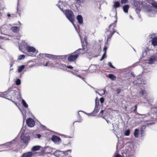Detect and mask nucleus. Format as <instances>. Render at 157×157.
Masks as SVG:
<instances>
[{
    "label": "nucleus",
    "instance_id": "6ab92c4d",
    "mask_svg": "<svg viewBox=\"0 0 157 157\" xmlns=\"http://www.w3.org/2000/svg\"><path fill=\"white\" fill-rule=\"evenodd\" d=\"M33 155L32 152H29L23 154L21 157H31Z\"/></svg>",
    "mask_w": 157,
    "mask_h": 157
},
{
    "label": "nucleus",
    "instance_id": "09e8293b",
    "mask_svg": "<svg viewBox=\"0 0 157 157\" xmlns=\"http://www.w3.org/2000/svg\"><path fill=\"white\" fill-rule=\"evenodd\" d=\"M137 105H135L134 107L133 108H134L133 111L135 113H137Z\"/></svg>",
    "mask_w": 157,
    "mask_h": 157
},
{
    "label": "nucleus",
    "instance_id": "58836bf2",
    "mask_svg": "<svg viewBox=\"0 0 157 157\" xmlns=\"http://www.w3.org/2000/svg\"><path fill=\"white\" fill-rule=\"evenodd\" d=\"M130 133V131L129 129L127 130L124 132V135L125 136H129Z\"/></svg>",
    "mask_w": 157,
    "mask_h": 157
},
{
    "label": "nucleus",
    "instance_id": "e433bc0d",
    "mask_svg": "<svg viewBox=\"0 0 157 157\" xmlns=\"http://www.w3.org/2000/svg\"><path fill=\"white\" fill-rule=\"evenodd\" d=\"M15 83L16 85L19 86L21 83V80L19 78H17L15 81Z\"/></svg>",
    "mask_w": 157,
    "mask_h": 157
},
{
    "label": "nucleus",
    "instance_id": "a18cd8bd",
    "mask_svg": "<svg viewBox=\"0 0 157 157\" xmlns=\"http://www.w3.org/2000/svg\"><path fill=\"white\" fill-rule=\"evenodd\" d=\"M128 0H121V3L122 4H126L128 2Z\"/></svg>",
    "mask_w": 157,
    "mask_h": 157
},
{
    "label": "nucleus",
    "instance_id": "5fc2aeb1",
    "mask_svg": "<svg viewBox=\"0 0 157 157\" xmlns=\"http://www.w3.org/2000/svg\"><path fill=\"white\" fill-rule=\"evenodd\" d=\"M83 113H85V114H86L88 115H90V116H91V115H92L93 116H94V113H93V112H92V113H86L85 112H83Z\"/></svg>",
    "mask_w": 157,
    "mask_h": 157
},
{
    "label": "nucleus",
    "instance_id": "473e14b6",
    "mask_svg": "<svg viewBox=\"0 0 157 157\" xmlns=\"http://www.w3.org/2000/svg\"><path fill=\"white\" fill-rule=\"evenodd\" d=\"M83 112V111H78V120L76 121V122H81L82 121V118H81V116H80V114H79V112Z\"/></svg>",
    "mask_w": 157,
    "mask_h": 157
},
{
    "label": "nucleus",
    "instance_id": "412c9836",
    "mask_svg": "<svg viewBox=\"0 0 157 157\" xmlns=\"http://www.w3.org/2000/svg\"><path fill=\"white\" fill-rule=\"evenodd\" d=\"M156 60V58L154 56L151 57L148 60V63L150 64L153 63Z\"/></svg>",
    "mask_w": 157,
    "mask_h": 157
},
{
    "label": "nucleus",
    "instance_id": "4be33fe9",
    "mask_svg": "<svg viewBox=\"0 0 157 157\" xmlns=\"http://www.w3.org/2000/svg\"><path fill=\"white\" fill-rule=\"evenodd\" d=\"M64 153V154L63 155V157L64 156H69V155H70L71 153V150H68L67 151H63Z\"/></svg>",
    "mask_w": 157,
    "mask_h": 157
},
{
    "label": "nucleus",
    "instance_id": "052dcab7",
    "mask_svg": "<svg viewBox=\"0 0 157 157\" xmlns=\"http://www.w3.org/2000/svg\"><path fill=\"white\" fill-rule=\"evenodd\" d=\"M155 36V35L154 33H152V34H151L149 35V37L150 38H152V36Z\"/></svg>",
    "mask_w": 157,
    "mask_h": 157
},
{
    "label": "nucleus",
    "instance_id": "20e7f679",
    "mask_svg": "<svg viewBox=\"0 0 157 157\" xmlns=\"http://www.w3.org/2000/svg\"><path fill=\"white\" fill-rule=\"evenodd\" d=\"M63 13L68 18L69 20L72 23L75 29L76 30L77 28L76 26L74 24V15L73 12L71 10L69 9H67L64 10L63 11Z\"/></svg>",
    "mask_w": 157,
    "mask_h": 157
},
{
    "label": "nucleus",
    "instance_id": "6e6d98bb",
    "mask_svg": "<svg viewBox=\"0 0 157 157\" xmlns=\"http://www.w3.org/2000/svg\"><path fill=\"white\" fill-rule=\"evenodd\" d=\"M116 91L117 92V94H119L121 91V89L120 88L117 89L116 90Z\"/></svg>",
    "mask_w": 157,
    "mask_h": 157
},
{
    "label": "nucleus",
    "instance_id": "f257e3e1",
    "mask_svg": "<svg viewBox=\"0 0 157 157\" xmlns=\"http://www.w3.org/2000/svg\"><path fill=\"white\" fill-rule=\"evenodd\" d=\"M133 83L134 85L140 87V91L137 94V97L138 98L142 97L144 99L146 98L148 95V93L144 88L147 86L146 81L139 76L137 77V80L133 81Z\"/></svg>",
    "mask_w": 157,
    "mask_h": 157
},
{
    "label": "nucleus",
    "instance_id": "0e129e2a",
    "mask_svg": "<svg viewBox=\"0 0 157 157\" xmlns=\"http://www.w3.org/2000/svg\"><path fill=\"white\" fill-rule=\"evenodd\" d=\"M147 54V52L145 51L144 52H143L142 54V56L143 57H144V56H145Z\"/></svg>",
    "mask_w": 157,
    "mask_h": 157
},
{
    "label": "nucleus",
    "instance_id": "2f4dec72",
    "mask_svg": "<svg viewBox=\"0 0 157 157\" xmlns=\"http://www.w3.org/2000/svg\"><path fill=\"white\" fill-rule=\"evenodd\" d=\"M41 147L40 146H35L32 148V150L33 151H35L39 150Z\"/></svg>",
    "mask_w": 157,
    "mask_h": 157
},
{
    "label": "nucleus",
    "instance_id": "6e6552de",
    "mask_svg": "<svg viewBox=\"0 0 157 157\" xmlns=\"http://www.w3.org/2000/svg\"><path fill=\"white\" fill-rule=\"evenodd\" d=\"M78 57V54L75 51L68 56L67 60L69 62H74L76 59Z\"/></svg>",
    "mask_w": 157,
    "mask_h": 157
},
{
    "label": "nucleus",
    "instance_id": "7ed1b4c3",
    "mask_svg": "<svg viewBox=\"0 0 157 157\" xmlns=\"http://www.w3.org/2000/svg\"><path fill=\"white\" fill-rule=\"evenodd\" d=\"M116 14H117L116 13ZM115 17L116 20L113 23L110 24L108 28L106 29L105 36V37L107 38V42L111 39V37L116 32L114 28L116 26V22L117 21L116 15L115 16Z\"/></svg>",
    "mask_w": 157,
    "mask_h": 157
},
{
    "label": "nucleus",
    "instance_id": "72a5a7b5",
    "mask_svg": "<svg viewBox=\"0 0 157 157\" xmlns=\"http://www.w3.org/2000/svg\"><path fill=\"white\" fill-rule=\"evenodd\" d=\"M108 77L112 80H115L116 78V77L113 75L112 74H109Z\"/></svg>",
    "mask_w": 157,
    "mask_h": 157
},
{
    "label": "nucleus",
    "instance_id": "a211bd4d",
    "mask_svg": "<svg viewBox=\"0 0 157 157\" xmlns=\"http://www.w3.org/2000/svg\"><path fill=\"white\" fill-rule=\"evenodd\" d=\"M67 5L66 3L65 2H62L61 5L57 4V6L62 11L64 10H63V6H65V5Z\"/></svg>",
    "mask_w": 157,
    "mask_h": 157
},
{
    "label": "nucleus",
    "instance_id": "864d4df0",
    "mask_svg": "<svg viewBox=\"0 0 157 157\" xmlns=\"http://www.w3.org/2000/svg\"><path fill=\"white\" fill-rule=\"evenodd\" d=\"M101 91H103V93H101V94L99 93L98 92V93L101 96H102V95H103L105 94V90L103 89V90H101Z\"/></svg>",
    "mask_w": 157,
    "mask_h": 157
},
{
    "label": "nucleus",
    "instance_id": "1a4fd4ad",
    "mask_svg": "<svg viewBox=\"0 0 157 157\" xmlns=\"http://www.w3.org/2000/svg\"><path fill=\"white\" fill-rule=\"evenodd\" d=\"M11 25L10 24L7 25L5 24L2 25L0 28V30L4 34L7 33L9 30L10 29V26Z\"/></svg>",
    "mask_w": 157,
    "mask_h": 157
},
{
    "label": "nucleus",
    "instance_id": "a19ab883",
    "mask_svg": "<svg viewBox=\"0 0 157 157\" xmlns=\"http://www.w3.org/2000/svg\"><path fill=\"white\" fill-rule=\"evenodd\" d=\"M25 58V56L24 55H22L19 56L18 57V59L21 60L24 59Z\"/></svg>",
    "mask_w": 157,
    "mask_h": 157
},
{
    "label": "nucleus",
    "instance_id": "c756f323",
    "mask_svg": "<svg viewBox=\"0 0 157 157\" xmlns=\"http://www.w3.org/2000/svg\"><path fill=\"white\" fill-rule=\"evenodd\" d=\"M25 65H22L21 66H19L18 67L17 69V72L18 73H20L21 72V71L25 68Z\"/></svg>",
    "mask_w": 157,
    "mask_h": 157
},
{
    "label": "nucleus",
    "instance_id": "4d7b16f0",
    "mask_svg": "<svg viewBox=\"0 0 157 157\" xmlns=\"http://www.w3.org/2000/svg\"><path fill=\"white\" fill-rule=\"evenodd\" d=\"M14 15L13 14H11V15L10 13H8L7 14V16L8 17H11L12 18H13L14 17Z\"/></svg>",
    "mask_w": 157,
    "mask_h": 157
},
{
    "label": "nucleus",
    "instance_id": "69168bd1",
    "mask_svg": "<svg viewBox=\"0 0 157 157\" xmlns=\"http://www.w3.org/2000/svg\"><path fill=\"white\" fill-rule=\"evenodd\" d=\"M41 127L42 128H44V129L45 128H46V127L45 126H44L43 125H42L41 126Z\"/></svg>",
    "mask_w": 157,
    "mask_h": 157
},
{
    "label": "nucleus",
    "instance_id": "774afa93",
    "mask_svg": "<svg viewBox=\"0 0 157 157\" xmlns=\"http://www.w3.org/2000/svg\"><path fill=\"white\" fill-rule=\"evenodd\" d=\"M48 62H46V64L44 65V66H48Z\"/></svg>",
    "mask_w": 157,
    "mask_h": 157
},
{
    "label": "nucleus",
    "instance_id": "79ce46f5",
    "mask_svg": "<svg viewBox=\"0 0 157 157\" xmlns=\"http://www.w3.org/2000/svg\"><path fill=\"white\" fill-rule=\"evenodd\" d=\"M106 53L104 52V54H103L101 58L100 59V61H102L105 58H106Z\"/></svg>",
    "mask_w": 157,
    "mask_h": 157
},
{
    "label": "nucleus",
    "instance_id": "f704fd0d",
    "mask_svg": "<svg viewBox=\"0 0 157 157\" xmlns=\"http://www.w3.org/2000/svg\"><path fill=\"white\" fill-rule=\"evenodd\" d=\"M22 102L23 106L25 108H27L28 109V105L27 103H26V101H25L23 99L22 100Z\"/></svg>",
    "mask_w": 157,
    "mask_h": 157
},
{
    "label": "nucleus",
    "instance_id": "aec40b11",
    "mask_svg": "<svg viewBox=\"0 0 157 157\" xmlns=\"http://www.w3.org/2000/svg\"><path fill=\"white\" fill-rule=\"evenodd\" d=\"M16 138H16L15 139H14V140H12L10 142H8L3 144L0 145V146H9L13 144Z\"/></svg>",
    "mask_w": 157,
    "mask_h": 157
},
{
    "label": "nucleus",
    "instance_id": "5701e85b",
    "mask_svg": "<svg viewBox=\"0 0 157 157\" xmlns=\"http://www.w3.org/2000/svg\"><path fill=\"white\" fill-rule=\"evenodd\" d=\"M152 44L154 46L157 45V37H154L152 40Z\"/></svg>",
    "mask_w": 157,
    "mask_h": 157
},
{
    "label": "nucleus",
    "instance_id": "cd10ccee",
    "mask_svg": "<svg viewBox=\"0 0 157 157\" xmlns=\"http://www.w3.org/2000/svg\"><path fill=\"white\" fill-rule=\"evenodd\" d=\"M100 109V106H95V109L94 111H93V113H94V116H96L97 113L99 111Z\"/></svg>",
    "mask_w": 157,
    "mask_h": 157
},
{
    "label": "nucleus",
    "instance_id": "423d86ee",
    "mask_svg": "<svg viewBox=\"0 0 157 157\" xmlns=\"http://www.w3.org/2000/svg\"><path fill=\"white\" fill-rule=\"evenodd\" d=\"M81 41L82 48H79L75 51L78 54V56L81 54H82L85 53L87 50V47L86 45H84V42H82V37L79 35Z\"/></svg>",
    "mask_w": 157,
    "mask_h": 157
},
{
    "label": "nucleus",
    "instance_id": "ea45409f",
    "mask_svg": "<svg viewBox=\"0 0 157 157\" xmlns=\"http://www.w3.org/2000/svg\"><path fill=\"white\" fill-rule=\"evenodd\" d=\"M97 97L95 99V106H99V100H97Z\"/></svg>",
    "mask_w": 157,
    "mask_h": 157
},
{
    "label": "nucleus",
    "instance_id": "603ef678",
    "mask_svg": "<svg viewBox=\"0 0 157 157\" xmlns=\"http://www.w3.org/2000/svg\"><path fill=\"white\" fill-rule=\"evenodd\" d=\"M87 37L85 36L84 39V41L83 42L82 41L83 43V42H84V45H85V44H86V43H87L86 40H87Z\"/></svg>",
    "mask_w": 157,
    "mask_h": 157
},
{
    "label": "nucleus",
    "instance_id": "f3484780",
    "mask_svg": "<svg viewBox=\"0 0 157 157\" xmlns=\"http://www.w3.org/2000/svg\"><path fill=\"white\" fill-rule=\"evenodd\" d=\"M10 29L13 32L15 33H17L20 30V28L19 27L14 26L12 27H10Z\"/></svg>",
    "mask_w": 157,
    "mask_h": 157
},
{
    "label": "nucleus",
    "instance_id": "2eb2a0df",
    "mask_svg": "<svg viewBox=\"0 0 157 157\" xmlns=\"http://www.w3.org/2000/svg\"><path fill=\"white\" fill-rule=\"evenodd\" d=\"M146 128V126L143 125L140 128V134L141 137L144 136L145 135V129Z\"/></svg>",
    "mask_w": 157,
    "mask_h": 157
},
{
    "label": "nucleus",
    "instance_id": "7c9ffc66",
    "mask_svg": "<svg viewBox=\"0 0 157 157\" xmlns=\"http://www.w3.org/2000/svg\"><path fill=\"white\" fill-rule=\"evenodd\" d=\"M139 130L138 129H136L134 132V135L135 137L137 138L139 136Z\"/></svg>",
    "mask_w": 157,
    "mask_h": 157
},
{
    "label": "nucleus",
    "instance_id": "f03ea898",
    "mask_svg": "<svg viewBox=\"0 0 157 157\" xmlns=\"http://www.w3.org/2000/svg\"><path fill=\"white\" fill-rule=\"evenodd\" d=\"M136 148V145L133 143L126 144L124 148L120 149L121 153L124 157H134V153Z\"/></svg>",
    "mask_w": 157,
    "mask_h": 157
},
{
    "label": "nucleus",
    "instance_id": "13d9d810",
    "mask_svg": "<svg viewBox=\"0 0 157 157\" xmlns=\"http://www.w3.org/2000/svg\"><path fill=\"white\" fill-rule=\"evenodd\" d=\"M107 48L108 47L107 46H105L103 49V51L104 52H105L106 53V50Z\"/></svg>",
    "mask_w": 157,
    "mask_h": 157
},
{
    "label": "nucleus",
    "instance_id": "39448f33",
    "mask_svg": "<svg viewBox=\"0 0 157 157\" xmlns=\"http://www.w3.org/2000/svg\"><path fill=\"white\" fill-rule=\"evenodd\" d=\"M40 55L42 57L45 56L49 58L52 59H65L67 57V55L63 56H55L52 54L43 53L40 54Z\"/></svg>",
    "mask_w": 157,
    "mask_h": 157
},
{
    "label": "nucleus",
    "instance_id": "4468645a",
    "mask_svg": "<svg viewBox=\"0 0 157 157\" xmlns=\"http://www.w3.org/2000/svg\"><path fill=\"white\" fill-rule=\"evenodd\" d=\"M64 154L63 151L58 150L56 151L53 153L54 155L57 157H63Z\"/></svg>",
    "mask_w": 157,
    "mask_h": 157
},
{
    "label": "nucleus",
    "instance_id": "9b49d317",
    "mask_svg": "<svg viewBox=\"0 0 157 157\" xmlns=\"http://www.w3.org/2000/svg\"><path fill=\"white\" fill-rule=\"evenodd\" d=\"M26 50L28 52H32L33 53L36 54L38 52V51L36 50L33 47L29 45H28L26 47Z\"/></svg>",
    "mask_w": 157,
    "mask_h": 157
},
{
    "label": "nucleus",
    "instance_id": "b1692460",
    "mask_svg": "<svg viewBox=\"0 0 157 157\" xmlns=\"http://www.w3.org/2000/svg\"><path fill=\"white\" fill-rule=\"evenodd\" d=\"M129 7V6L128 5H125L123 6L122 7L123 11L125 13H128Z\"/></svg>",
    "mask_w": 157,
    "mask_h": 157
},
{
    "label": "nucleus",
    "instance_id": "3c124183",
    "mask_svg": "<svg viewBox=\"0 0 157 157\" xmlns=\"http://www.w3.org/2000/svg\"><path fill=\"white\" fill-rule=\"evenodd\" d=\"M123 157V155H121L118 153H117L116 155H114V156H113V157Z\"/></svg>",
    "mask_w": 157,
    "mask_h": 157
},
{
    "label": "nucleus",
    "instance_id": "de8ad7c7",
    "mask_svg": "<svg viewBox=\"0 0 157 157\" xmlns=\"http://www.w3.org/2000/svg\"><path fill=\"white\" fill-rule=\"evenodd\" d=\"M152 5L153 7L157 9V3L154 2L153 3H152Z\"/></svg>",
    "mask_w": 157,
    "mask_h": 157
},
{
    "label": "nucleus",
    "instance_id": "f8f14e48",
    "mask_svg": "<svg viewBox=\"0 0 157 157\" xmlns=\"http://www.w3.org/2000/svg\"><path fill=\"white\" fill-rule=\"evenodd\" d=\"M26 122L28 125L30 127H33L35 123L33 119L31 118H29L26 120Z\"/></svg>",
    "mask_w": 157,
    "mask_h": 157
},
{
    "label": "nucleus",
    "instance_id": "680f3d73",
    "mask_svg": "<svg viewBox=\"0 0 157 157\" xmlns=\"http://www.w3.org/2000/svg\"><path fill=\"white\" fill-rule=\"evenodd\" d=\"M41 135H40V134H37L36 135V137L39 139L41 137Z\"/></svg>",
    "mask_w": 157,
    "mask_h": 157
},
{
    "label": "nucleus",
    "instance_id": "37998d69",
    "mask_svg": "<svg viewBox=\"0 0 157 157\" xmlns=\"http://www.w3.org/2000/svg\"><path fill=\"white\" fill-rule=\"evenodd\" d=\"M6 92L0 93V97L6 98Z\"/></svg>",
    "mask_w": 157,
    "mask_h": 157
},
{
    "label": "nucleus",
    "instance_id": "bb28decb",
    "mask_svg": "<svg viewBox=\"0 0 157 157\" xmlns=\"http://www.w3.org/2000/svg\"><path fill=\"white\" fill-rule=\"evenodd\" d=\"M120 3L118 1H115L114 2L113 7L115 8H117L120 7Z\"/></svg>",
    "mask_w": 157,
    "mask_h": 157
},
{
    "label": "nucleus",
    "instance_id": "8fccbe9b",
    "mask_svg": "<svg viewBox=\"0 0 157 157\" xmlns=\"http://www.w3.org/2000/svg\"><path fill=\"white\" fill-rule=\"evenodd\" d=\"M85 0H76V2L78 3H83Z\"/></svg>",
    "mask_w": 157,
    "mask_h": 157
},
{
    "label": "nucleus",
    "instance_id": "9d476101",
    "mask_svg": "<svg viewBox=\"0 0 157 157\" xmlns=\"http://www.w3.org/2000/svg\"><path fill=\"white\" fill-rule=\"evenodd\" d=\"M15 92L14 91H11L8 94H6V99L11 100L17 105V103H15L14 101L11 99L13 97L15 96Z\"/></svg>",
    "mask_w": 157,
    "mask_h": 157
},
{
    "label": "nucleus",
    "instance_id": "c03bdc74",
    "mask_svg": "<svg viewBox=\"0 0 157 157\" xmlns=\"http://www.w3.org/2000/svg\"><path fill=\"white\" fill-rule=\"evenodd\" d=\"M107 65H108L109 67H110L111 68L113 69H115V67L112 65L111 63L110 62H109L107 64Z\"/></svg>",
    "mask_w": 157,
    "mask_h": 157
},
{
    "label": "nucleus",
    "instance_id": "0eeeda50",
    "mask_svg": "<svg viewBox=\"0 0 157 157\" xmlns=\"http://www.w3.org/2000/svg\"><path fill=\"white\" fill-rule=\"evenodd\" d=\"M30 136L28 134L22 132L21 136V141L26 145H27L29 143Z\"/></svg>",
    "mask_w": 157,
    "mask_h": 157
},
{
    "label": "nucleus",
    "instance_id": "dca6fc26",
    "mask_svg": "<svg viewBox=\"0 0 157 157\" xmlns=\"http://www.w3.org/2000/svg\"><path fill=\"white\" fill-rule=\"evenodd\" d=\"M144 100L146 101L149 104L152 102L154 100L153 97L150 96L148 97H147L146 98H144Z\"/></svg>",
    "mask_w": 157,
    "mask_h": 157
},
{
    "label": "nucleus",
    "instance_id": "49530a36",
    "mask_svg": "<svg viewBox=\"0 0 157 157\" xmlns=\"http://www.w3.org/2000/svg\"><path fill=\"white\" fill-rule=\"evenodd\" d=\"M104 98L103 97L101 98L100 99V101L102 105V103L104 102Z\"/></svg>",
    "mask_w": 157,
    "mask_h": 157
},
{
    "label": "nucleus",
    "instance_id": "4c0bfd02",
    "mask_svg": "<svg viewBox=\"0 0 157 157\" xmlns=\"http://www.w3.org/2000/svg\"><path fill=\"white\" fill-rule=\"evenodd\" d=\"M19 109L20 110V111L21 112L23 116H24V115L25 114L27 113L28 114H29L30 113V111L29 110L28 111V112L27 111H25V112H24V111L22 110L21 109L19 108Z\"/></svg>",
    "mask_w": 157,
    "mask_h": 157
},
{
    "label": "nucleus",
    "instance_id": "c85d7f7f",
    "mask_svg": "<svg viewBox=\"0 0 157 157\" xmlns=\"http://www.w3.org/2000/svg\"><path fill=\"white\" fill-rule=\"evenodd\" d=\"M61 66H62V67H63V68L60 67V68L61 69H63V70H64L65 69V68L66 67L68 68L71 69H72L73 68V67L72 66H71V65H69V66L66 65L65 64H61Z\"/></svg>",
    "mask_w": 157,
    "mask_h": 157
},
{
    "label": "nucleus",
    "instance_id": "393cba45",
    "mask_svg": "<svg viewBox=\"0 0 157 157\" xmlns=\"http://www.w3.org/2000/svg\"><path fill=\"white\" fill-rule=\"evenodd\" d=\"M48 149H50V150H51V148L49 147H46L44 148L43 149L41 150V152L42 153H50V151H47V150Z\"/></svg>",
    "mask_w": 157,
    "mask_h": 157
},
{
    "label": "nucleus",
    "instance_id": "c9c22d12",
    "mask_svg": "<svg viewBox=\"0 0 157 157\" xmlns=\"http://www.w3.org/2000/svg\"><path fill=\"white\" fill-rule=\"evenodd\" d=\"M15 61H16V60H15L13 59H12L10 61V70H13V68H12L11 67H13V64L14 63Z\"/></svg>",
    "mask_w": 157,
    "mask_h": 157
},
{
    "label": "nucleus",
    "instance_id": "bf43d9fd",
    "mask_svg": "<svg viewBox=\"0 0 157 157\" xmlns=\"http://www.w3.org/2000/svg\"><path fill=\"white\" fill-rule=\"evenodd\" d=\"M140 120V121H138V122L139 123H140V122H142L143 120L144 119H143V118L142 117H140L139 118H138Z\"/></svg>",
    "mask_w": 157,
    "mask_h": 157
},
{
    "label": "nucleus",
    "instance_id": "e2e57ef3",
    "mask_svg": "<svg viewBox=\"0 0 157 157\" xmlns=\"http://www.w3.org/2000/svg\"><path fill=\"white\" fill-rule=\"evenodd\" d=\"M147 2L150 3L152 5V3H153L154 1L152 0H147Z\"/></svg>",
    "mask_w": 157,
    "mask_h": 157
},
{
    "label": "nucleus",
    "instance_id": "338daca9",
    "mask_svg": "<svg viewBox=\"0 0 157 157\" xmlns=\"http://www.w3.org/2000/svg\"><path fill=\"white\" fill-rule=\"evenodd\" d=\"M104 112V111L103 110H101L100 112V114H102Z\"/></svg>",
    "mask_w": 157,
    "mask_h": 157
},
{
    "label": "nucleus",
    "instance_id": "a878e982",
    "mask_svg": "<svg viewBox=\"0 0 157 157\" xmlns=\"http://www.w3.org/2000/svg\"><path fill=\"white\" fill-rule=\"evenodd\" d=\"M77 19L78 22L80 24H81L83 22V18L81 15H78L77 16Z\"/></svg>",
    "mask_w": 157,
    "mask_h": 157
},
{
    "label": "nucleus",
    "instance_id": "ddd939ff",
    "mask_svg": "<svg viewBox=\"0 0 157 157\" xmlns=\"http://www.w3.org/2000/svg\"><path fill=\"white\" fill-rule=\"evenodd\" d=\"M52 140L54 142L56 143H59L61 141L60 138L56 136L53 135L52 138Z\"/></svg>",
    "mask_w": 157,
    "mask_h": 157
}]
</instances>
